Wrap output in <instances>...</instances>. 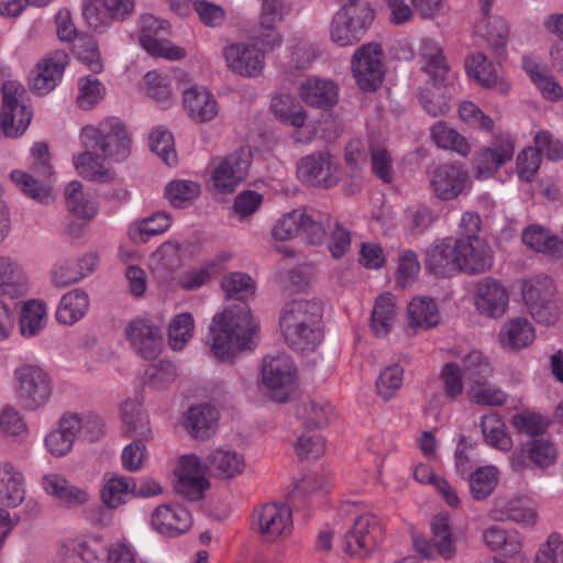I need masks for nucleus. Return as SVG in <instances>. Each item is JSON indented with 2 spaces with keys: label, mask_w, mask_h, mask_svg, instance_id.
<instances>
[{
  "label": "nucleus",
  "mask_w": 563,
  "mask_h": 563,
  "mask_svg": "<svg viewBox=\"0 0 563 563\" xmlns=\"http://www.w3.org/2000/svg\"><path fill=\"white\" fill-rule=\"evenodd\" d=\"M280 45V37H249L227 45L222 55L231 71L252 78L262 74L266 54L274 52Z\"/></svg>",
  "instance_id": "6"
},
{
  "label": "nucleus",
  "mask_w": 563,
  "mask_h": 563,
  "mask_svg": "<svg viewBox=\"0 0 563 563\" xmlns=\"http://www.w3.org/2000/svg\"><path fill=\"white\" fill-rule=\"evenodd\" d=\"M134 478L126 475L112 474L106 476L99 490L102 506L118 509L133 499Z\"/></svg>",
  "instance_id": "43"
},
{
  "label": "nucleus",
  "mask_w": 563,
  "mask_h": 563,
  "mask_svg": "<svg viewBox=\"0 0 563 563\" xmlns=\"http://www.w3.org/2000/svg\"><path fill=\"white\" fill-rule=\"evenodd\" d=\"M457 274H481L493 265V251L485 239H456Z\"/></svg>",
  "instance_id": "29"
},
{
  "label": "nucleus",
  "mask_w": 563,
  "mask_h": 563,
  "mask_svg": "<svg viewBox=\"0 0 563 563\" xmlns=\"http://www.w3.org/2000/svg\"><path fill=\"white\" fill-rule=\"evenodd\" d=\"M65 205L68 212L82 222L92 221L99 213V203L81 181L70 180L64 188Z\"/></svg>",
  "instance_id": "36"
},
{
  "label": "nucleus",
  "mask_w": 563,
  "mask_h": 563,
  "mask_svg": "<svg viewBox=\"0 0 563 563\" xmlns=\"http://www.w3.org/2000/svg\"><path fill=\"white\" fill-rule=\"evenodd\" d=\"M523 303L537 323L552 325L560 318L554 280L543 274L526 278L521 285Z\"/></svg>",
  "instance_id": "10"
},
{
  "label": "nucleus",
  "mask_w": 563,
  "mask_h": 563,
  "mask_svg": "<svg viewBox=\"0 0 563 563\" xmlns=\"http://www.w3.org/2000/svg\"><path fill=\"white\" fill-rule=\"evenodd\" d=\"M307 222L305 209L297 208L282 214L272 228V236L275 241H290L298 236Z\"/></svg>",
  "instance_id": "63"
},
{
  "label": "nucleus",
  "mask_w": 563,
  "mask_h": 563,
  "mask_svg": "<svg viewBox=\"0 0 563 563\" xmlns=\"http://www.w3.org/2000/svg\"><path fill=\"white\" fill-rule=\"evenodd\" d=\"M86 147L85 151L75 153L71 162L76 173L88 180L96 183H114L115 170L104 163V157Z\"/></svg>",
  "instance_id": "41"
},
{
  "label": "nucleus",
  "mask_w": 563,
  "mask_h": 563,
  "mask_svg": "<svg viewBox=\"0 0 563 563\" xmlns=\"http://www.w3.org/2000/svg\"><path fill=\"white\" fill-rule=\"evenodd\" d=\"M442 316L435 300L429 296H416L406 307L404 331L413 336L441 323Z\"/></svg>",
  "instance_id": "28"
},
{
  "label": "nucleus",
  "mask_w": 563,
  "mask_h": 563,
  "mask_svg": "<svg viewBox=\"0 0 563 563\" xmlns=\"http://www.w3.org/2000/svg\"><path fill=\"white\" fill-rule=\"evenodd\" d=\"M27 497L26 478L10 461H0V506L7 509L21 507Z\"/></svg>",
  "instance_id": "31"
},
{
  "label": "nucleus",
  "mask_w": 563,
  "mask_h": 563,
  "mask_svg": "<svg viewBox=\"0 0 563 563\" xmlns=\"http://www.w3.org/2000/svg\"><path fill=\"white\" fill-rule=\"evenodd\" d=\"M90 307L89 295L81 288L65 292L56 309V320L64 325H73L80 321Z\"/></svg>",
  "instance_id": "46"
},
{
  "label": "nucleus",
  "mask_w": 563,
  "mask_h": 563,
  "mask_svg": "<svg viewBox=\"0 0 563 563\" xmlns=\"http://www.w3.org/2000/svg\"><path fill=\"white\" fill-rule=\"evenodd\" d=\"M298 177L314 187L330 188L340 180L339 166L329 153H314L300 159Z\"/></svg>",
  "instance_id": "25"
},
{
  "label": "nucleus",
  "mask_w": 563,
  "mask_h": 563,
  "mask_svg": "<svg viewBox=\"0 0 563 563\" xmlns=\"http://www.w3.org/2000/svg\"><path fill=\"white\" fill-rule=\"evenodd\" d=\"M522 243L527 249L545 255H560L563 243L550 229L541 224H530L521 233Z\"/></svg>",
  "instance_id": "47"
},
{
  "label": "nucleus",
  "mask_w": 563,
  "mask_h": 563,
  "mask_svg": "<svg viewBox=\"0 0 563 563\" xmlns=\"http://www.w3.org/2000/svg\"><path fill=\"white\" fill-rule=\"evenodd\" d=\"M514 153V139L507 133L497 135L489 145L475 154L472 167L474 176L481 180L493 177L501 166L511 161Z\"/></svg>",
  "instance_id": "21"
},
{
  "label": "nucleus",
  "mask_w": 563,
  "mask_h": 563,
  "mask_svg": "<svg viewBox=\"0 0 563 563\" xmlns=\"http://www.w3.org/2000/svg\"><path fill=\"white\" fill-rule=\"evenodd\" d=\"M68 63L67 53L60 49L44 55L30 71V90L40 96L53 91L62 82Z\"/></svg>",
  "instance_id": "17"
},
{
  "label": "nucleus",
  "mask_w": 563,
  "mask_h": 563,
  "mask_svg": "<svg viewBox=\"0 0 563 563\" xmlns=\"http://www.w3.org/2000/svg\"><path fill=\"white\" fill-rule=\"evenodd\" d=\"M482 540L492 551L512 558L522 549V536L515 529L492 525L483 530Z\"/></svg>",
  "instance_id": "45"
},
{
  "label": "nucleus",
  "mask_w": 563,
  "mask_h": 563,
  "mask_svg": "<svg viewBox=\"0 0 563 563\" xmlns=\"http://www.w3.org/2000/svg\"><path fill=\"white\" fill-rule=\"evenodd\" d=\"M537 333L532 322L523 316L508 318L503 322L497 339L506 352H519L529 347Z\"/></svg>",
  "instance_id": "32"
},
{
  "label": "nucleus",
  "mask_w": 563,
  "mask_h": 563,
  "mask_svg": "<svg viewBox=\"0 0 563 563\" xmlns=\"http://www.w3.org/2000/svg\"><path fill=\"white\" fill-rule=\"evenodd\" d=\"M103 82L91 76H81L77 81L76 103L82 110H91L97 107L106 97Z\"/></svg>",
  "instance_id": "64"
},
{
  "label": "nucleus",
  "mask_w": 563,
  "mask_h": 563,
  "mask_svg": "<svg viewBox=\"0 0 563 563\" xmlns=\"http://www.w3.org/2000/svg\"><path fill=\"white\" fill-rule=\"evenodd\" d=\"M78 140L84 147H95L104 158L123 162L131 154V134L118 117H107L84 125Z\"/></svg>",
  "instance_id": "5"
},
{
  "label": "nucleus",
  "mask_w": 563,
  "mask_h": 563,
  "mask_svg": "<svg viewBox=\"0 0 563 563\" xmlns=\"http://www.w3.org/2000/svg\"><path fill=\"white\" fill-rule=\"evenodd\" d=\"M207 463L196 454L181 455L175 466L176 489L191 500L202 498L210 487Z\"/></svg>",
  "instance_id": "15"
},
{
  "label": "nucleus",
  "mask_w": 563,
  "mask_h": 563,
  "mask_svg": "<svg viewBox=\"0 0 563 563\" xmlns=\"http://www.w3.org/2000/svg\"><path fill=\"white\" fill-rule=\"evenodd\" d=\"M455 240L439 239L426 249L424 264L428 271L439 277L457 274Z\"/></svg>",
  "instance_id": "37"
},
{
  "label": "nucleus",
  "mask_w": 563,
  "mask_h": 563,
  "mask_svg": "<svg viewBox=\"0 0 563 563\" xmlns=\"http://www.w3.org/2000/svg\"><path fill=\"white\" fill-rule=\"evenodd\" d=\"M12 388L16 399L29 411L44 408L53 395L49 374L34 362H22L14 367Z\"/></svg>",
  "instance_id": "7"
},
{
  "label": "nucleus",
  "mask_w": 563,
  "mask_h": 563,
  "mask_svg": "<svg viewBox=\"0 0 563 563\" xmlns=\"http://www.w3.org/2000/svg\"><path fill=\"white\" fill-rule=\"evenodd\" d=\"M10 179L22 194L37 202L48 203L53 200L52 187L40 183L25 170L13 169L10 173Z\"/></svg>",
  "instance_id": "62"
},
{
  "label": "nucleus",
  "mask_w": 563,
  "mask_h": 563,
  "mask_svg": "<svg viewBox=\"0 0 563 563\" xmlns=\"http://www.w3.org/2000/svg\"><path fill=\"white\" fill-rule=\"evenodd\" d=\"M297 369L287 354L267 355L257 377L258 391L274 402H286L297 388Z\"/></svg>",
  "instance_id": "8"
},
{
  "label": "nucleus",
  "mask_w": 563,
  "mask_h": 563,
  "mask_svg": "<svg viewBox=\"0 0 563 563\" xmlns=\"http://www.w3.org/2000/svg\"><path fill=\"white\" fill-rule=\"evenodd\" d=\"M181 106L186 117L196 124L213 122L220 113L216 96L203 85H192L184 89Z\"/></svg>",
  "instance_id": "26"
},
{
  "label": "nucleus",
  "mask_w": 563,
  "mask_h": 563,
  "mask_svg": "<svg viewBox=\"0 0 563 563\" xmlns=\"http://www.w3.org/2000/svg\"><path fill=\"white\" fill-rule=\"evenodd\" d=\"M352 73L362 90H375L385 75L383 51L377 43H368L357 48L352 57Z\"/></svg>",
  "instance_id": "16"
},
{
  "label": "nucleus",
  "mask_w": 563,
  "mask_h": 563,
  "mask_svg": "<svg viewBox=\"0 0 563 563\" xmlns=\"http://www.w3.org/2000/svg\"><path fill=\"white\" fill-rule=\"evenodd\" d=\"M140 90L164 108L170 107L174 102L173 80L165 71L158 69L147 71L140 82Z\"/></svg>",
  "instance_id": "48"
},
{
  "label": "nucleus",
  "mask_w": 563,
  "mask_h": 563,
  "mask_svg": "<svg viewBox=\"0 0 563 563\" xmlns=\"http://www.w3.org/2000/svg\"><path fill=\"white\" fill-rule=\"evenodd\" d=\"M251 164L252 152L247 147L214 157L208 166V186L218 195L234 192L247 178Z\"/></svg>",
  "instance_id": "11"
},
{
  "label": "nucleus",
  "mask_w": 563,
  "mask_h": 563,
  "mask_svg": "<svg viewBox=\"0 0 563 563\" xmlns=\"http://www.w3.org/2000/svg\"><path fill=\"white\" fill-rule=\"evenodd\" d=\"M484 442L501 452L512 449V439L506 430L504 420L496 413H487L481 419Z\"/></svg>",
  "instance_id": "54"
},
{
  "label": "nucleus",
  "mask_w": 563,
  "mask_h": 563,
  "mask_svg": "<svg viewBox=\"0 0 563 563\" xmlns=\"http://www.w3.org/2000/svg\"><path fill=\"white\" fill-rule=\"evenodd\" d=\"M33 119V108L18 80H7L0 87V132L10 139L22 136Z\"/></svg>",
  "instance_id": "9"
},
{
  "label": "nucleus",
  "mask_w": 563,
  "mask_h": 563,
  "mask_svg": "<svg viewBox=\"0 0 563 563\" xmlns=\"http://www.w3.org/2000/svg\"><path fill=\"white\" fill-rule=\"evenodd\" d=\"M191 512L179 503H163L156 506L148 518L152 531L165 538H176L192 527Z\"/></svg>",
  "instance_id": "22"
},
{
  "label": "nucleus",
  "mask_w": 563,
  "mask_h": 563,
  "mask_svg": "<svg viewBox=\"0 0 563 563\" xmlns=\"http://www.w3.org/2000/svg\"><path fill=\"white\" fill-rule=\"evenodd\" d=\"M433 195L443 201L454 200L466 195L472 187L467 170L457 164H443L429 173Z\"/></svg>",
  "instance_id": "19"
},
{
  "label": "nucleus",
  "mask_w": 563,
  "mask_h": 563,
  "mask_svg": "<svg viewBox=\"0 0 563 563\" xmlns=\"http://www.w3.org/2000/svg\"><path fill=\"white\" fill-rule=\"evenodd\" d=\"M464 371L472 382L467 389V397L472 402L484 406L503 405L507 395L499 387L485 382L492 373L489 363L478 351H473L465 356Z\"/></svg>",
  "instance_id": "12"
},
{
  "label": "nucleus",
  "mask_w": 563,
  "mask_h": 563,
  "mask_svg": "<svg viewBox=\"0 0 563 563\" xmlns=\"http://www.w3.org/2000/svg\"><path fill=\"white\" fill-rule=\"evenodd\" d=\"M29 426L21 409L13 405L0 408V434L5 439L23 441L29 435Z\"/></svg>",
  "instance_id": "59"
},
{
  "label": "nucleus",
  "mask_w": 563,
  "mask_h": 563,
  "mask_svg": "<svg viewBox=\"0 0 563 563\" xmlns=\"http://www.w3.org/2000/svg\"><path fill=\"white\" fill-rule=\"evenodd\" d=\"M100 261V254L96 251L85 252L71 260H58L51 268L49 280L59 289L78 284L98 269Z\"/></svg>",
  "instance_id": "20"
},
{
  "label": "nucleus",
  "mask_w": 563,
  "mask_h": 563,
  "mask_svg": "<svg viewBox=\"0 0 563 563\" xmlns=\"http://www.w3.org/2000/svg\"><path fill=\"white\" fill-rule=\"evenodd\" d=\"M124 335L132 350L145 358L156 357L164 346L162 327L150 316L129 320Z\"/></svg>",
  "instance_id": "13"
},
{
  "label": "nucleus",
  "mask_w": 563,
  "mask_h": 563,
  "mask_svg": "<svg viewBox=\"0 0 563 563\" xmlns=\"http://www.w3.org/2000/svg\"><path fill=\"white\" fill-rule=\"evenodd\" d=\"M386 455V449L382 445L379 438L372 439L358 455L360 471L365 473L369 482H377L380 478L382 465Z\"/></svg>",
  "instance_id": "61"
},
{
  "label": "nucleus",
  "mask_w": 563,
  "mask_h": 563,
  "mask_svg": "<svg viewBox=\"0 0 563 563\" xmlns=\"http://www.w3.org/2000/svg\"><path fill=\"white\" fill-rule=\"evenodd\" d=\"M195 332L196 322L192 313L185 311L173 316L167 325L168 346L176 352L183 351Z\"/></svg>",
  "instance_id": "51"
},
{
  "label": "nucleus",
  "mask_w": 563,
  "mask_h": 563,
  "mask_svg": "<svg viewBox=\"0 0 563 563\" xmlns=\"http://www.w3.org/2000/svg\"><path fill=\"white\" fill-rule=\"evenodd\" d=\"M473 303L479 314L490 319H499L508 311L509 292L500 282L493 278H483L475 286Z\"/></svg>",
  "instance_id": "27"
},
{
  "label": "nucleus",
  "mask_w": 563,
  "mask_h": 563,
  "mask_svg": "<svg viewBox=\"0 0 563 563\" xmlns=\"http://www.w3.org/2000/svg\"><path fill=\"white\" fill-rule=\"evenodd\" d=\"M174 223L173 216L164 210L131 221L126 228V236L133 244H144L151 238L164 234Z\"/></svg>",
  "instance_id": "38"
},
{
  "label": "nucleus",
  "mask_w": 563,
  "mask_h": 563,
  "mask_svg": "<svg viewBox=\"0 0 563 563\" xmlns=\"http://www.w3.org/2000/svg\"><path fill=\"white\" fill-rule=\"evenodd\" d=\"M221 287L227 297L240 301L229 303L218 311L210 323L208 346L220 362L232 361L249 349L258 331V321L243 300L255 292V283L245 273L234 272L222 278Z\"/></svg>",
  "instance_id": "1"
},
{
  "label": "nucleus",
  "mask_w": 563,
  "mask_h": 563,
  "mask_svg": "<svg viewBox=\"0 0 563 563\" xmlns=\"http://www.w3.org/2000/svg\"><path fill=\"white\" fill-rule=\"evenodd\" d=\"M70 49L76 60L95 74L104 69V62L95 37H68Z\"/></svg>",
  "instance_id": "52"
},
{
  "label": "nucleus",
  "mask_w": 563,
  "mask_h": 563,
  "mask_svg": "<svg viewBox=\"0 0 563 563\" xmlns=\"http://www.w3.org/2000/svg\"><path fill=\"white\" fill-rule=\"evenodd\" d=\"M48 321L47 305L42 299H29L20 309V332L24 338L37 335Z\"/></svg>",
  "instance_id": "50"
},
{
  "label": "nucleus",
  "mask_w": 563,
  "mask_h": 563,
  "mask_svg": "<svg viewBox=\"0 0 563 563\" xmlns=\"http://www.w3.org/2000/svg\"><path fill=\"white\" fill-rule=\"evenodd\" d=\"M465 66L467 74L483 87L494 89L500 93L509 91L510 85L505 79L501 67L487 62L483 54L477 53L470 56Z\"/></svg>",
  "instance_id": "42"
},
{
  "label": "nucleus",
  "mask_w": 563,
  "mask_h": 563,
  "mask_svg": "<svg viewBox=\"0 0 563 563\" xmlns=\"http://www.w3.org/2000/svg\"><path fill=\"white\" fill-rule=\"evenodd\" d=\"M29 291V276L23 263L11 255H0V296L10 299Z\"/></svg>",
  "instance_id": "33"
},
{
  "label": "nucleus",
  "mask_w": 563,
  "mask_h": 563,
  "mask_svg": "<svg viewBox=\"0 0 563 563\" xmlns=\"http://www.w3.org/2000/svg\"><path fill=\"white\" fill-rule=\"evenodd\" d=\"M271 109L283 123L295 129H301L306 125L307 111L290 95L280 93L275 96L272 99Z\"/></svg>",
  "instance_id": "55"
},
{
  "label": "nucleus",
  "mask_w": 563,
  "mask_h": 563,
  "mask_svg": "<svg viewBox=\"0 0 563 563\" xmlns=\"http://www.w3.org/2000/svg\"><path fill=\"white\" fill-rule=\"evenodd\" d=\"M488 516L494 521H511L526 529L534 528L540 519L537 504L525 496H514L507 500L496 498Z\"/></svg>",
  "instance_id": "23"
},
{
  "label": "nucleus",
  "mask_w": 563,
  "mask_h": 563,
  "mask_svg": "<svg viewBox=\"0 0 563 563\" xmlns=\"http://www.w3.org/2000/svg\"><path fill=\"white\" fill-rule=\"evenodd\" d=\"M40 487L47 497L65 508L84 507L92 499L87 486L75 485L58 472L44 473L40 477Z\"/></svg>",
  "instance_id": "18"
},
{
  "label": "nucleus",
  "mask_w": 563,
  "mask_h": 563,
  "mask_svg": "<svg viewBox=\"0 0 563 563\" xmlns=\"http://www.w3.org/2000/svg\"><path fill=\"white\" fill-rule=\"evenodd\" d=\"M106 538L98 533L63 540L56 563H106Z\"/></svg>",
  "instance_id": "14"
},
{
  "label": "nucleus",
  "mask_w": 563,
  "mask_h": 563,
  "mask_svg": "<svg viewBox=\"0 0 563 563\" xmlns=\"http://www.w3.org/2000/svg\"><path fill=\"white\" fill-rule=\"evenodd\" d=\"M431 541L435 552L444 559L455 554V538L451 531L450 518L448 515H437L430 523Z\"/></svg>",
  "instance_id": "58"
},
{
  "label": "nucleus",
  "mask_w": 563,
  "mask_h": 563,
  "mask_svg": "<svg viewBox=\"0 0 563 563\" xmlns=\"http://www.w3.org/2000/svg\"><path fill=\"white\" fill-rule=\"evenodd\" d=\"M253 518L257 532L267 541H277L291 533L292 512L287 505L266 504L255 510Z\"/></svg>",
  "instance_id": "24"
},
{
  "label": "nucleus",
  "mask_w": 563,
  "mask_h": 563,
  "mask_svg": "<svg viewBox=\"0 0 563 563\" xmlns=\"http://www.w3.org/2000/svg\"><path fill=\"white\" fill-rule=\"evenodd\" d=\"M144 397L137 394L126 398L120 407L124 433L128 437H135L141 440H151L153 430L150 416L143 409Z\"/></svg>",
  "instance_id": "34"
},
{
  "label": "nucleus",
  "mask_w": 563,
  "mask_h": 563,
  "mask_svg": "<svg viewBox=\"0 0 563 563\" xmlns=\"http://www.w3.org/2000/svg\"><path fill=\"white\" fill-rule=\"evenodd\" d=\"M279 327L295 351L302 354L314 352L323 339L321 302L306 298L288 301L282 310Z\"/></svg>",
  "instance_id": "2"
},
{
  "label": "nucleus",
  "mask_w": 563,
  "mask_h": 563,
  "mask_svg": "<svg viewBox=\"0 0 563 563\" xmlns=\"http://www.w3.org/2000/svg\"><path fill=\"white\" fill-rule=\"evenodd\" d=\"M299 96L308 106L327 110L338 103L339 87L330 79L310 77L300 84Z\"/></svg>",
  "instance_id": "40"
},
{
  "label": "nucleus",
  "mask_w": 563,
  "mask_h": 563,
  "mask_svg": "<svg viewBox=\"0 0 563 563\" xmlns=\"http://www.w3.org/2000/svg\"><path fill=\"white\" fill-rule=\"evenodd\" d=\"M421 57L424 62L423 70L430 80L422 87L419 99L430 115L439 117L450 110V97L442 81L448 73V64L442 49L433 37H423L420 44Z\"/></svg>",
  "instance_id": "4"
},
{
  "label": "nucleus",
  "mask_w": 563,
  "mask_h": 563,
  "mask_svg": "<svg viewBox=\"0 0 563 563\" xmlns=\"http://www.w3.org/2000/svg\"><path fill=\"white\" fill-rule=\"evenodd\" d=\"M179 251L177 239H170L163 242L147 258V268L157 278H162L177 262H179Z\"/></svg>",
  "instance_id": "57"
},
{
  "label": "nucleus",
  "mask_w": 563,
  "mask_h": 563,
  "mask_svg": "<svg viewBox=\"0 0 563 563\" xmlns=\"http://www.w3.org/2000/svg\"><path fill=\"white\" fill-rule=\"evenodd\" d=\"M181 426L191 438L207 441L217 433L219 412L208 405L192 406L184 412Z\"/></svg>",
  "instance_id": "35"
},
{
  "label": "nucleus",
  "mask_w": 563,
  "mask_h": 563,
  "mask_svg": "<svg viewBox=\"0 0 563 563\" xmlns=\"http://www.w3.org/2000/svg\"><path fill=\"white\" fill-rule=\"evenodd\" d=\"M42 442L44 451L48 456L63 459L73 452L76 441L69 429L59 418L55 427L44 434Z\"/></svg>",
  "instance_id": "53"
},
{
  "label": "nucleus",
  "mask_w": 563,
  "mask_h": 563,
  "mask_svg": "<svg viewBox=\"0 0 563 563\" xmlns=\"http://www.w3.org/2000/svg\"><path fill=\"white\" fill-rule=\"evenodd\" d=\"M522 67L544 99L555 102L563 97L561 85L538 58L531 56L523 57Z\"/></svg>",
  "instance_id": "44"
},
{
  "label": "nucleus",
  "mask_w": 563,
  "mask_h": 563,
  "mask_svg": "<svg viewBox=\"0 0 563 563\" xmlns=\"http://www.w3.org/2000/svg\"><path fill=\"white\" fill-rule=\"evenodd\" d=\"M60 419L74 435L75 441L93 442L104 434V422L93 411H66Z\"/></svg>",
  "instance_id": "39"
},
{
  "label": "nucleus",
  "mask_w": 563,
  "mask_h": 563,
  "mask_svg": "<svg viewBox=\"0 0 563 563\" xmlns=\"http://www.w3.org/2000/svg\"><path fill=\"white\" fill-rule=\"evenodd\" d=\"M498 483L499 470L495 465L479 466L470 474V494L476 501L485 500L494 493Z\"/></svg>",
  "instance_id": "56"
},
{
  "label": "nucleus",
  "mask_w": 563,
  "mask_h": 563,
  "mask_svg": "<svg viewBox=\"0 0 563 563\" xmlns=\"http://www.w3.org/2000/svg\"><path fill=\"white\" fill-rule=\"evenodd\" d=\"M297 416L308 426L323 427L335 418V409L325 399L313 398L300 405Z\"/></svg>",
  "instance_id": "60"
},
{
  "label": "nucleus",
  "mask_w": 563,
  "mask_h": 563,
  "mask_svg": "<svg viewBox=\"0 0 563 563\" xmlns=\"http://www.w3.org/2000/svg\"><path fill=\"white\" fill-rule=\"evenodd\" d=\"M206 463L217 478L232 481L242 476L247 467L242 451L230 444H220L209 450Z\"/></svg>",
  "instance_id": "30"
},
{
  "label": "nucleus",
  "mask_w": 563,
  "mask_h": 563,
  "mask_svg": "<svg viewBox=\"0 0 563 563\" xmlns=\"http://www.w3.org/2000/svg\"><path fill=\"white\" fill-rule=\"evenodd\" d=\"M397 299L390 292L378 296L375 300L371 329L376 336L384 338L390 333L397 320Z\"/></svg>",
  "instance_id": "49"
},
{
  "label": "nucleus",
  "mask_w": 563,
  "mask_h": 563,
  "mask_svg": "<svg viewBox=\"0 0 563 563\" xmlns=\"http://www.w3.org/2000/svg\"><path fill=\"white\" fill-rule=\"evenodd\" d=\"M338 516L352 521V526L343 536L342 551L351 559L365 560L378 548L382 539V527L378 518L368 512L358 501H343Z\"/></svg>",
  "instance_id": "3"
}]
</instances>
